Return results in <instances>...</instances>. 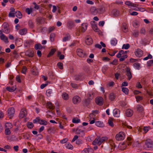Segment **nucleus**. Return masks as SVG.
Wrapping results in <instances>:
<instances>
[{
  "instance_id": "nucleus-1",
  "label": "nucleus",
  "mask_w": 153,
  "mask_h": 153,
  "mask_svg": "<svg viewBox=\"0 0 153 153\" xmlns=\"http://www.w3.org/2000/svg\"><path fill=\"white\" fill-rule=\"evenodd\" d=\"M145 143L149 149L153 150V141L150 139H147L145 141Z\"/></svg>"
},
{
  "instance_id": "nucleus-2",
  "label": "nucleus",
  "mask_w": 153,
  "mask_h": 153,
  "mask_svg": "<svg viewBox=\"0 0 153 153\" xmlns=\"http://www.w3.org/2000/svg\"><path fill=\"white\" fill-rule=\"evenodd\" d=\"M46 94L48 97H50L54 95L55 91L53 88H51L46 90Z\"/></svg>"
},
{
  "instance_id": "nucleus-3",
  "label": "nucleus",
  "mask_w": 153,
  "mask_h": 153,
  "mask_svg": "<svg viewBox=\"0 0 153 153\" xmlns=\"http://www.w3.org/2000/svg\"><path fill=\"white\" fill-rule=\"evenodd\" d=\"M124 137V133L123 132H120L119 134L116 135L115 138L117 140L119 141L123 140Z\"/></svg>"
},
{
  "instance_id": "nucleus-4",
  "label": "nucleus",
  "mask_w": 153,
  "mask_h": 153,
  "mask_svg": "<svg viewBox=\"0 0 153 153\" xmlns=\"http://www.w3.org/2000/svg\"><path fill=\"white\" fill-rule=\"evenodd\" d=\"M15 111V109L11 107L9 108L7 110V114L8 116L9 117L10 119H11L13 116Z\"/></svg>"
},
{
  "instance_id": "nucleus-5",
  "label": "nucleus",
  "mask_w": 153,
  "mask_h": 153,
  "mask_svg": "<svg viewBox=\"0 0 153 153\" xmlns=\"http://www.w3.org/2000/svg\"><path fill=\"white\" fill-rule=\"evenodd\" d=\"M72 100L74 104H76L80 102L81 99L79 96H75L73 98Z\"/></svg>"
},
{
  "instance_id": "nucleus-6",
  "label": "nucleus",
  "mask_w": 153,
  "mask_h": 153,
  "mask_svg": "<svg viewBox=\"0 0 153 153\" xmlns=\"http://www.w3.org/2000/svg\"><path fill=\"white\" fill-rule=\"evenodd\" d=\"M85 42L88 45H90L92 44L93 41L91 37L89 36H87L85 37Z\"/></svg>"
},
{
  "instance_id": "nucleus-7",
  "label": "nucleus",
  "mask_w": 153,
  "mask_h": 153,
  "mask_svg": "<svg viewBox=\"0 0 153 153\" xmlns=\"http://www.w3.org/2000/svg\"><path fill=\"white\" fill-rule=\"evenodd\" d=\"M77 55L80 57H83L85 55V53L81 49H78L77 50Z\"/></svg>"
},
{
  "instance_id": "nucleus-8",
  "label": "nucleus",
  "mask_w": 153,
  "mask_h": 153,
  "mask_svg": "<svg viewBox=\"0 0 153 153\" xmlns=\"http://www.w3.org/2000/svg\"><path fill=\"white\" fill-rule=\"evenodd\" d=\"M27 114V112L26 109L25 108H23L22 109L21 111L19 117L20 118H23L25 117Z\"/></svg>"
},
{
  "instance_id": "nucleus-9",
  "label": "nucleus",
  "mask_w": 153,
  "mask_h": 153,
  "mask_svg": "<svg viewBox=\"0 0 153 153\" xmlns=\"http://www.w3.org/2000/svg\"><path fill=\"white\" fill-rule=\"evenodd\" d=\"M135 55L138 57H140L142 56L143 55V51L140 49H137L136 51L134 52Z\"/></svg>"
},
{
  "instance_id": "nucleus-10",
  "label": "nucleus",
  "mask_w": 153,
  "mask_h": 153,
  "mask_svg": "<svg viewBox=\"0 0 153 153\" xmlns=\"http://www.w3.org/2000/svg\"><path fill=\"white\" fill-rule=\"evenodd\" d=\"M126 144L125 143H120L119 144L118 148L120 150H123L126 148Z\"/></svg>"
},
{
  "instance_id": "nucleus-11",
  "label": "nucleus",
  "mask_w": 153,
  "mask_h": 153,
  "mask_svg": "<svg viewBox=\"0 0 153 153\" xmlns=\"http://www.w3.org/2000/svg\"><path fill=\"white\" fill-rule=\"evenodd\" d=\"M126 70L127 73L126 75L128 77V79L129 80L132 77L131 72H130V69L127 67L126 68Z\"/></svg>"
},
{
  "instance_id": "nucleus-12",
  "label": "nucleus",
  "mask_w": 153,
  "mask_h": 153,
  "mask_svg": "<svg viewBox=\"0 0 153 153\" xmlns=\"http://www.w3.org/2000/svg\"><path fill=\"white\" fill-rule=\"evenodd\" d=\"M10 11L9 14V16L13 17H15V9L13 7H11L10 8Z\"/></svg>"
},
{
  "instance_id": "nucleus-13",
  "label": "nucleus",
  "mask_w": 153,
  "mask_h": 153,
  "mask_svg": "<svg viewBox=\"0 0 153 153\" xmlns=\"http://www.w3.org/2000/svg\"><path fill=\"white\" fill-rule=\"evenodd\" d=\"M120 111L117 108H115L114 110L113 113L114 116L116 117H119L120 116Z\"/></svg>"
},
{
  "instance_id": "nucleus-14",
  "label": "nucleus",
  "mask_w": 153,
  "mask_h": 153,
  "mask_svg": "<svg viewBox=\"0 0 153 153\" xmlns=\"http://www.w3.org/2000/svg\"><path fill=\"white\" fill-rule=\"evenodd\" d=\"M95 102L97 105H101L103 104V99L101 97L97 98Z\"/></svg>"
},
{
  "instance_id": "nucleus-15",
  "label": "nucleus",
  "mask_w": 153,
  "mask_h": 153,
  "mask_svg": "<svg viewBox=\"0 0 153 153\" xmlns=\"http://www.w3.org/2000/svg\"><path fill=\"white\" fill-rule=\"evenodd\" d=\"M8 25L7 24L4 23L3 24L4 28L3 32L5 33H8L10 32V30L8 28Z\"/></svg>"
},
{
  "instance_id": "nucleus-16",
  "label": "nucleus",
  "mask_w": 153,
  "mask_h": 153,
  "mask_svg": "<svg viewBox=\"0 0 153 153\" xmlns=\"http://www.w3.org/2000/svg\"><path fill=\"white\" fill-rule=\"evenodd\" d=\"M92 98H88L87 99H85L83 101V104L86 106H87L90 103L91 100Z\"/></svg>"
},
{
  "instance_id": "nucleus-17",
  "label": "nucleus",
  "mask_w": 153,
  "mask_h": 153,
  "mask_svg": "<svg viewBox=\"0 0 153 153\" xmlns=\"http://www.w3.org/2000/svg\"><path fill=\"white\" fill-rule=\"evenodd\" d=\"M87 24L83 23L82 25L81 28L80 30L82 32H84L87 29Z\"/></svg>"
},
{
  "instance_id": "nucleus-18",
  "label": "nucleus",
  "mask_w": 153,
  "mask_h": 153,
  "mask_svg": "<svg viewBox=\"0 0 153 153\" xmlns=\"http://www.w3.org/2000/svg\"><path fill=\"white\" fill-rule=\"evenodd\" d=\"M137 110L139 112H143L144 110V108L143 107L140 105H138L137 106Z\"/></svg>"
},
{
  "instance_id": "nucleus-19",
  "label": "nucleus",
  "mask_w": 153,
  "mask_h": 153,
  "mask_svg": "<svg viewBox=\"0 0 153 153\" xmlns=\"http://www.w3.org/2000/svg\"><path fill=\"white\" fill-rule=\"evenodd\" d=\"M74 23L72 21H69L68 22L67 26L69 28H71L74 26Z\"/></svg>"
},
{
  "instance_id": "nucleus-20",
  "label": "nucleus",
  "mask_w": 153,
  "mask_h": 153,
  "mask_svg": "<svg viewBox=\"0 0 153 153\" xmlns=\"http://www.w3.org/2000/svg\"><path fill=\"white\" fill-rule=\"evenodd\" d=\"M122 29L123 32L126 33L128 31L127 27L126 24L125 23H123L122 27Z\"/></svg>"
},
{
  "instance_id": "nucleus-21",
  "label": "nucleus",
  "mask_w": 153,
  "mask_h": 153,
  "mask_svg": "<svg viewBox=\"0 0 153 153\" xmlns=\"http://www.w3.org/2000/svg\"><path fill=\"white\" fill-rule=\"evenodd\" d=\"M133 111L132 110L128 109L126 111V114L127 116L130 117L133 115Z\"/></svg>"
},
{
  "instance_id": "nucleus-22",
  "label": "nucleus",
  "mask_w": 153,
  "mask_h": 153,
  "mask_svg": "<svg viewBox=\"0 0 153 153\" xmlns=\"http://www.w3.org/2000/svg\"><path fill=\"white\" fill-rule=\"evenodd\" d=\"M33 51H28L26 52V55L29 57H32L33 56Z\"/></svg>"
},
{
  "instance_id": "nucleus-23",
  "label": "nucleus",
  "mask_w": 153,
  "mask_h": 153,
  "mask_svg": "<svg viewBox=\"0 0 153 153\" xmlns=\"http://www.w3.org/2000/svg\"><path fill=\"white\" fill-rule=\"evenodd\" d=\"M27 30L26 28L20 29L19 30V33L22 35H25L27 33Z\"/></svg>"
},
{
  "instance_id": "nucleus-24",
  "label": "nucleus",
  "mask_w": 153,
  "mask_h": 153,
  "mask_svg": "<svg viewBox=\"0 0 153 153\" xmlns=\"http://www.w3.org/2000/svg\"><path fill=\"white\" fill-rule=\"evenodd\" d=\"M107 138L106 137H101V138L99 139V140L98 141V145L99 146H100L102 143L103 142L107 140Z\"/></svg>"
},
{
  "instance_id": "nucleus-25",
  "label": "nucleus",
  "mask_w": 153,
  "mask_h": 153,
  "mask_svg": "<svg viewBox=\"0 0 153 153\" xmlns=\"http://www.w3.org/2000/svg\"><path fill=\"white\" fill-rule=\"evenodd\" d=\"M112 15L115 16H118L119 14V11L116 9H114L112 11Z\"/></svg>"
},
{
  "instance_id": "nucleus-26",
  "label": "nucleus",
  "mask_w": 153,
  "mask_h": 153,
  "mask_svg": "<svg viewBox=\"0 0 153 153\" xmlns=\"http://www.w3.org/2000/svg\"><path fill=\"white\" fill-rule=\"evenodd\" d=\"M139 35V31L137 30H135L132 33V36L134 37L137 38Z\"/></svg>"
},
{
  "instance_id": "nucleus-27",
  "label": "nucleus",
  "mask_w": 153,
  "mask_h": 153,
  "mask_svg": "<svg viewBox=\"0 0 153 153\" xmlns=\"http://www.w3.org/2000/svg\"><path fill=\"white\" fill-rule=\"evenodd\" d=\"M91 11L92 14L95 15L96 14L98 13L97 9H96L94 7H92L91 9Z\"/></svg>"
},
{
  "instance_id": "nucleus-28",
  "label": "nucleus",
  "mask_w": 153,
  "mask_h": 153,
  "mask_svg": "<svg viewBox=\"0 0 153 153\" xmlns=\"http://www.w3.org/2000/svg\"><path fill=\"white\" fill-rule=\"evenodd\" d=\"M47 108L51 110H53L54 108L51 102H48L47 105Z\"/></svg>"
},
{
  "instance_id": "nucleus-29",
  "label": "nucleus",
  "mask_w": 153,
  "mask_h": 153,
  "mask_svg": "<svg viewBox=\"0 0 153 153\" xmlns=\"http://www.w3.org/2000/svg\"><path fill=\"white\" fill-rule=\"evenodd\" d=\"M56 50L55 49H52L50 52L48 53L47 56L48 57H50L51 56L53 55L55 53Z\"/></svg>"
},
{
  "instance_id": "nucleus-30",
  "label": "nucleus",
  "mask_w": 153,
  "mask_h": 153,
  "mask_svg": "<svg viewBox=\"0 0 153 153\" xmlns=\"http://www.w3.org/2000/svg\"><path fill=\"white\" fill-rule=\"evenodd\" d=\"M43 47L42 46L40 43H38L35 45L34 48L36 50L41 49Z\"/></svg>"
},
{
  "instance_id": "nucleus-31",
  "label": "nucleus",
  "mask_w": 153,
  "mask_h": 153,
  "mask_svg": "<svg viewBox=\"0 0 153 153\" xmlns=\"http://www.w3.org/2000/svg\"><path fill=\"white\" fill-rule=\"evenodd\" d=\"M16 89V88L14 86L10 88L9 87H7L6 88V89L10 92H13Z\"/></svg>"
},
{
  "instance_id": "nucleus-32",
  "label": "nucleus",
  "mask_w": 153,
  "mask_h": 153,
  "mask_svg": "<svg viewBox=\"0 0 153 153\" xmlns=\"http://www.w3.org/2000/svg\"><path fill=\"white\" fill-rule=\"evenodd\" d=\"M100 137L97 136L94 140L92 142V144L94 145H95L96 144H97L98 145V141L99 139H100Z\"/></svg>"
},
{
  "instance_id": "nucleus-33",
  "label": "nucleus",
  "mask_w": 153,
  "mask_h": 153,
  "mask_svg": "<svg viewBox=\"0 0 153 153\" xmlns=\"http://www.w3.org/2000/svg\"><path fill=\"white\" fill-rule=\"evenodd\" d=\"M16 16L17 18L21 19L22 18V15L21 13L19 11H17L15 12Z\"/></svg>"
},
{
  "instance_id": "nucleus-34",
  "label": "nucleus",
  "mask_w": 153,
  "mask_h": 153,
  "mask_svg": "<svg viewBox=\"0 0 153 153\" xmlns=\"http://www.w3.org/2000/svg\"><path fill=\"white\" fill-rule=\"evenodd\" d=\"M62 98L65 100H67L68 99V95L66 93H63L62 94Z\"/></svg>"
},
{
  "instance_id": "nucleus-35",
  "label": "nucleus",
  "mask_w": 153,
  "mask_h": 153,
  "mask_svg": "<svg viewBox=\"0 0 153 153\" xmlns=\"http://www.w3.org/2000/svg\"><path fill=\"white\" fill-rule=\"evenodd\" d=\"M70 39V36L69 34L68 33L66 34L65 36L63 39V41L64 42H65L66 41L69 39Z\"/></svg>"
},
{
  "instance_id": "nucleus-36",
  "label": "nucleus",
  "mask_w": 153,
  "mask_h": 153,
  "mask_svg": "<svg viewBox=\"0 0 153 153\" xmlns=\"http://www.w3.org/2000/svg\"><path fill=\"white\" fill-rule=\"evenodd\" d=\"M95 123V125L98 127H102L103 126V123L99 121H96Z\"/></svg>"
},
{
  "instance_id": "nucleus-37",
  "label": "nucleus",
  "mask_w": 153,
  "mask_h": 153,
  "mask_svg": "<svg viewBox=\"0 0 153 153\" xmlns=\"http://www.w3.org/2000/svg\"><path fill=\"white\" fill-rule=\"evenodd\" d=\"M115 95L113 93H111L110 94L109 98L111 100H113L115 99Z\"/></svg>"
},
{
  "instance_id": "nucleus-38",
  "label": "nucleus",
  "mask_w": 153,
  "mask_h": 153,
  "mask_svg": "<svg viewBox=\"0 0 153 153\" xmlns=\"http://www.w3.org/2000/svg\"><path fill=\"white\" fill-rule=\"evenodd\" d=\"M0 38L1 40H4V41H7L8 38L6 37L2 33L0 35Z\"/></svg>"
},
{
  "instance_id": "nucleus-39",
  "label": "nucleus",
  "mask_w": 153,
  "mask_h": 153,
  "mask_svg": "<svg viewBox=\"0 0 153 153\" xmlns=\"http://www.w3.org/2000/svg\"><path fill=\"white\" fill-rule=\"evenodd\" d=\"M80 120L79 119H78L77 118H74L72 119V122L73 123H79Z\"/></svg>"
},
{
  "instance_id": "nucleus-40",
  "label": "nucleus",
  "mask_w": 153,
  "mask_h": 153,
  "mask_svg": "<svg viewBox=\"0 0 153 153\" xmlns=\"http://www.w3.org/2000/svg\"><path fill=\"white\" fill-rule=\"evenodd\" d=\"M105 8L104 7H101L100 8L98 9V13L99 12L100 13H103L105 11Z\"/></svg>"
},
{
  "instance_id": "nucleus-41",
  "label": "nucleus",
  "mask_w": 153,
  "mask_h": 153,
  "mask_svg": "<svg viewBox=\"0 0 153 153\" xmlns=\"http://www.w3.org/2000/svg\"><path fill=\"white\" fill-rule=\"evenodd\" d=\"M6 128L10 129L12 128V125L11 123H7L5 124Z\"/></svg>"
},
{
  "instance_id": "nucleus-42",
  "label": "nucleus",
  "mask_w": 153,
  "mask_h": 153,
  "mask_svg": "<svg viewBox=\"0 0 153 153\" xmlns=\"http://www.w3.org/2000/svg\"><path fill=\"white\" fill-rule=\"evenodd\" d=\"M92 27L94 31L98 32L99 30L97 28V25L95 24H93L92 25Z\"/></svg>"
},
{
  "instance_id": "nucleus-43",
  "label": "nucleus",
  "mask_w": 153,
  "mask_h": 153,
  "mask_svg": "<svg viewBox=\"0 0 153 153\" xmlns=\"http://www.w3.org/2000/svg\"><path fill=\"white\" fill-rule=\"evenodd\" d=\"M112 118H110L108 121L109 125L112 127L114 126V124L112 122Z\"/></svg>"
},
{
  "instance_id": "nucleus-44",
  "label": "nucleus",
  "mask_w": 153,
  "mask_h": 153,
  "mask_svg": "<svg viewBox=\"0 0 153 153\" xmlns=\"http://www.w3.org/2000/svg\"><path fill=\"white\" fill-rule=\"evenodd\" d=\"M122 90L123 92L124 93L126 94H128V89L126 88L123 87L122 88Z\"/></svg>"
},
{
  "instance_id": "nucleus-45",
  "label": "nucleus",
  "mask_w": 153,
  "mask_h": 153,
  "mask_svg": "<svg viewBox=\"0 0 153 153\" xmlns=\"http://www.w3.org/2000/svg\"><path fill=\"white\" fill-rule=\"evenodd\" d=\"M130 47V45L128 44H123L122 47V49H128Z\"/></svg>"
},
{
  "instance_id": "nucleus-46",
  "label": "nucleus",
  "mask_w": 153,
  "mask_h": 153,
  "mask_svg": "<svg viewBox=\"0 0 153 153\" xmlns=\"http://www.w3.org/2000/svg\"><path fill=\"white\" fill-rule=\"evenodd\" d=\"M55 34L53 33H51L50 36V39L51 42H53L54 40V37Z\"/></svg>"
},
{
  "instance_id": "nucleus-47",
  "label": "nucleus",
  "mask_w": 153,
  "mask_h": 153,
  "mask_svg": "<svg viewBox=\"0 0 153 153\" xmlns=\"http://www.w3.org/2000/svg\"><path fill=\"white\" fill-rule=\"evenodd\" d=\"M91 149L90 148H85L82 152V153H89Z\"/></svg>"
},
{
  "instance_id": "nucleus-48",
  "label": "nucleus",
  "mask_w": 153,
  "mask_h": 153,
  "mask_svg": "<svg viewBox=\"0 0 153 153\" xmlns=\"http://www.w3.org/2000/svg\"><path fill=\"white\" fill-rule=\"evenodd\" d=\"M39 124L41 125H46L47 124V122L46 121L44 120H40Z\"/></svg>"
},
{
  "instance_id": "nucleus-49",
  "label": "nucleus",
  "mask_w": 153,
  "mask_h": 153,
  "mask_svg": "<svg viewBox=\"0 0 153 153\" xmlns=\"http://www.w3.org/2000/svg\"><path fill=\"white\" fill-rule=\"evenodd\" d=\"M117 41L115 39H113L111 40V44L113 46L115 45H116V44H117Z\"/></svg>"
},
{
  "instance_id": "nucleus-50",
  "label": "nucleus",
  "mask_w": 153,
  "mask_h": 153,
  "mask_svg": "<svg viewBox=\"0 0 153 153\" xmlns=\"http://www.w3.org/2000/svg\"><path fill=\"white\" fill-rule=\"evenodd\" d=\"M128 57L127 55H125L121 56V57L119 59V61H123L125 59L127 58Z\"/></svg>"
},
{
  "instance_id": "nucleus-51",
  "label": "nucleus",
  "mask_w": 153,
  "mask_h": 153,
  "mask_svg": "<svg viewBox=\"0 0 153 153\" xmlns=\"http://www.w3.org/2000/svg\"><path fill=\"white\" fill-rule=\"evenodd\" d=\"M146 33V31L144 28H142L140 30V33L141 34L145 35Z\"/></svg>"
},
{
  "instance_id": "nucleus-52",
  "label": "nucleus",
  "mask_w": 153,
  "mask_h": 153,
  "mask_svg": "<svg viewBox=\"0 0 153 153\" xmlns=\"http://www.w3.org/2000/svg\"><path fill=\"white\" fill-rule=\"evenodd\" d=\"M81 133H82L84 134L83 130L77 128L76 130V134H80Z\"/></svg>"
},
{
  "instance_id": "nucleus-53",
  "label": "nucleus",
  "mask_w": 153,
  "mask_h": 153,
  "mask_svg": "<svg viewBox=\"0 0 153 153\" xmlns=\"http://www.w3.org/2000/svg\"><path fill=\"white\" fill-rule=\"evenodd\" d=\"M27 127L29 128H32L34 126V125L32 123H28L27 125Z\"/></svg>"
},
{
  "instance_id": "nucleus-54",
  "label": "nucleus",
  "mask_w": 153,
  "mask_h": 153,
  "mask_svg": "<svg viewBox=\"0 0 153 153\" xmlns=\"http://www.w3.org/2000/svg\"><path fill=\"white\" fill-rule=\"evenodd\" d=\"M57 65L59 69H63V65L61 62H59L57 64Z\"/></svg>"
},
{
  "instance_id": "nucleus-55",
  "label": "nucleus",
  "mask_w": 153,
  "mask_h": 153,
  "mask_svg": "<svg viewBox=\"0 0 153 153\" xmlns=\"http://www.w3.org/2000/svg\"><path fill=\"white\" fill-rule=\"evenodd\" d=\"M135 98L137 102H138L139 101L143 99V97H142L138 96H135Z\"/></svg>"
},
{
  "instance_id": "nucleus-56",
  "label": "nucleus",
  "mask_w": 153,
  "mask_h": 153,
  "mask_svg": "<svg viewBox=\"0 0 153 153\" xmlns=\"http://www.w3.org/2000/svg\"><path fill=\"white\" fill-rule=\"evenodd\" d=\"M28 25L31 28H33V24L31 20H29L28 22Z\"/></svg>"
},
{
  "instance_id": "nucleus-57",
  "label": "nucleus",
  "mask_w": 153,
  "mask_h": 153,
  "mask_svg": "<svg viewBox=\"0 0 153 153\" xmlns=\"http://www.w3.org/2000/svg\"><path fill=\"white\" fill-rule=\"evenodd\" d=\"M26 12L28 14H30L32 12V9H30L29 8H27L26 9Z\"/></svg>"
},
{
  "instance_id": "nucleus-58",
  "label": "nucleus",
  "mask_w": 153,
  "mask_h": 153,
  "mask_svg": "<svg viewBox=\"0 0 153 153\" xmlns=\"http://www.w3.org/2000/svg\"><path fill=\"white\" fill-rule=\"evenodd\" d=\"M27 70V68L25 66H23L22 68V70L21 71V72L24 74H25L26 71Z\"/></svg>"
},
{
  "instance_id": "nucleus-59",
  "label": "nucleus",
  "mask_w": 153,
  "mask_h": 153,
  "mask_svg": "<svg viewBox=\"0 0 153 153\" xmlns=\"http://www.w3.org/2000/svg\"><path fill=\"white\" fill-rule=\"evenodd\" d=\"M71 85L72 88H78L79 86L78 85L74 83H71Z\"/></svg>"
},
{
  "instance_id": "nucleus-60",
  "label": "nucleus",
  "mask_w": 153,
  "mask_h": 153,
  "mask_svg": "<svg viewBox=\"0 0 153 153\" xmlns=\"http://www.w3.org/2000/svg\"><path fill=\"white\" fill-rule=\"evenodd\" d=\"M40 121V119L39 117H37L35 119H34L33 120V123H36L38 122L39 123V122Z\"/></svg>"
},
{
  "instance_id": "nucleus-61",
  "label": "nucleus",
  "mask_w": 153,
  "mask_h": 153,
  "mask_svg": "<svg viewBox=\"0 0 153 153\" xmlns=\"http://www.w3.org/2000/svg\"><path fill=\"white\" fill-rule=\"evenodd\" d=\"M68 139L67 138H65L63 139L62 140L60 141V142L61 143H66L68 140Z\"/></svg>"
},
{
  "instance_id": "nucleus-62",
  "label": "nucleus",
  "mask_w": 153,
  "mask_h": 153,
  "mask_svg": "<svg viewBox=\"0 0 153 153\" xmlns=\"http://www.w3.org/2000/svg\"><path fill=\"white\" fill-rule=\"evenodd\" d=\"M81 76L79 75H76L75 76V79L77 81L80 79Z\"/></svg>"
},
{
  "instance_id": "nucleus-63",
  "label": "nucleus",
  "mask_w": 153,
  "mask_h": 153,
  "mask_svg": "<svg viewBox=\"0 0 153 153\" xmlns=\"http://www.w3.org/2000/svg\"><path fill=\"white\" fill-rule=\"evenodd\" d=\"M110 145L112 147H113V148H115L116 147V146L115 145L114 143L112 140L110 141Z\"/></svg>"
},
{
  "instance_id": "nucleus-64",
  "label": "nucleus",
  "mask_w": 153,
  "mask_h": 153,
  "mask_svg": "<svg viewBox=\"0 0 153 153\" xmlns=\"http://www.w3.org/2000/svg\"><path fill=\"white\" fill-rule=\"evenodd\" d=\"M149 129V127L145 126L143 128V130L144 132L146 133L148 131Z\"/></svg>"
}]
</instances>
